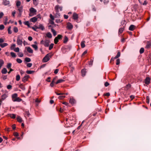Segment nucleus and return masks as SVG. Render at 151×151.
Wrapping results in <instances>:
<instances>
[{
    "label": "nucleus",
    "mask_w": 151,
    "mask_h": 151,
    "mask_svg": "<svg viewBox=\"0 0 151 151\" xmlns=\"http://www.w3.org/2000/svg\"><path fill=\"white\" fill-rule=\"evenodd\" d=\"M85 41H83L81 43V46L82 48L84 47L85 46Z\"/></svg>",
    "instance_id": "c756f323"
},
{
    "label": "nucleus",
    "mask_w": 151,
    "mask_h": 151,
    "mask_svg": "<svg viewBox=\"0 0 151 151\" xmlns=\"http://www.w3.org/2000/svg\"><path fill=\"white\" fill-rule=\"evenodd\" d=\"M17 94L16 93H15L12 95V98L13 99L14 98L15 99L17 97Z\"/></svg>",
    "instance_id": "f704fd0d"
},
{
    "label": "nucleus",
    "mask_w": 151,
    "mask_h": 151,
    "mask_svg": "<svg viewBox=\"0 0 151 151\" xmlns=\"http://www.w3.org/2000/svg\"><path fill=\"white\" fill-rule=\"evenodd\" d=\"M4 28V25L1 24L0 25V29L2 30Z\"/></svg>",
    "instance_id": "4d7b16f0"
},
{
    "label": "nucleus",
    "mask_w": 151,
    "mask_h": 151,
    "mask_svg": "<svg viewBox=\"0 0 151 151\" xmlns=\"http://www.w3.org/2000/svg\"><path fill=\"white\" fill-rule=\"evenodd\" d=\"M86 69H82L81 71V73L82 74V76H84L86 75Z\"/></svg>",
    "instance_id": "aec40b11"
},
{
    "label": "nucleus",
    "mask_w": 151,
    "mask_h": 151,
    "mask_svg": "<svg viewBox=\"0 0 151 151\" xmlns=\"http://www.w3.org/2000/svg\"><path fill=\"white\" fill-rule=\"evenodd\" d=\"M51 32H52L53 35L54 36H55L56 35V32L55 30H54L52 28L51 29Z\"/></svg>",
    "instance_id": "c85d7f7f"
},
{
    "label": "nucleus",
    "mask_w": 151,
    "mask_h": 151,
    "mask_svg": "<svg viewBox=\"0 0 151 151\" xmlns=\"http://www.w3.org/2000/svg\"><path fill=\"white\" fill-rule=\"evenodd\" d=\"M37 20V18L36 17H34L32 18H31L30 19V21L33 22H36Z\"/></svg>",
    "instance_id": "4468645a"
},
{
    "label": "nucleus",
    "mask_w": 151,
    "mask_h": 151,
    "mask_svg": "<svg viewBox=\"0 0 151 151\" xmlns=\"http://www.w3.org/2000/svg\"><path fill=\"white\" fill-rule=\"evenodd\" d=\"M16 61L17 62L19 63H21L22 62V60L20 59H17L16 60Z\"/></svg>",
    "instance_id": "3c124183"
},
{
    "label": "nucleus",
    "mask_w": 151,
    "mask_h": 151,
    "mask_svg": "<svg viewBox=\"0 0 151 151\" xmlns=\"http://www.w3.org/2000/svg\"><path fill=\"white\" fill-rule=\"evenodd\" d=\"M135 27V26L134 25H131L129 27V29L130 31H133Z\"/></svg>",
    "instance_id": "6ab92c4d"
},
{
    "label": "nucleus",
    "mask_w": 151,
    "mask_h": 151,
    "mask_svg": "<svg viewBox=\"0 0 151 151\" xmlns=\"http://www.w3.org/2000/svg\"><path fill=\"white\" fill-rule=\"evenodd\" d=\"M59 9L60 11H62V7L58 5H57L55 6V9L56 11H59Z\"/></svg>",
    "instance_id": "423d86ee"
},
{
    "label": "nucleus",
    "mask_w": 151,
    "mask_h": 151,
    "mask_svg": "<svg viewBox=\"0 0 151 151\" xmlns=\"http://www.w3.org/2000/svg\"><path fill=\"white\" fill-rule=\"evenodd\" d=\"M29 16L32 17L36 14L37 10L33 7H31L29 9Z\"/></svg>",
    "instance_id": "f257e3e1"
},
{
    "label": "nucleus",
    "mask_w": 151,
    "mask_h": 151,
    "mask_svg": "<svg viewBox=\"0 0 151 151\" xmlns=\"http://www.w3.org/2000/svg\"><path fill=\"white\" fill-rule=\"evenodd\" d=\"M109 85V83L107 82H106L104 83V86L105 87L108 86Z\"/></svg>",
    "instance_id": "774afa93"
},
{
    "label": "nucleus",
    "mask_w": 151,
    "mask_h": 151,
    "mask_svg": "<svg viewBox=\"0 0 151 151\" xmlns=\"http://www.w3.org/2000/svg\"><path fill=\"white\" fill-rule=\"evenodd\" d=\"M65 96H60L58 97V99H62L65 98Z\"/></svg>",
    "instance_id": "338daca9"
},
{
    "label": "nucleus",
    "mask_w": 151,
    "mask_h": 151,
    "mask_svg": "<svg viewBox=\"0 0 151 151\" xmlns=\"http://www.w3.org/2000/svg\"><path fill=\"white\" fill-rule=\"evenodd\" d=\"M16 46V45L15 44H13L12 45H11V49L12 50L14 49V48Z\"/></svg>",
    "instance_id": "5fc2aeb1"
},
{
    "label": "nucleus",
    "mask_w": 151,
    "mask_h": 151,
    "mask_svg": "<svg viewBox=\"0 0 151 151\" xmlns=\"http://www.w3.org/2000/svg\"><path fill=\"white\" fill-rule=\"evenodd\" d=\"M50 41L48 40H46L45 41L44 43V45L45 47H48L49 45V43H50Z\"/></svg>",
    "instance_id": "1a4fd4ad"
},
{
    "label": "nucleus",
    "mask_w": 151,
    "mask_h": 151,
    "mask_svg": "<svg viewBox=\"0 0 151 151\" xmlns=\"http://www.w3.org/2000/svg\"><path fill=\"white\" fill-rule=\"evenodd\" d=\"M46 36L49 38H51L52 37V34L50 32H48L46 34Z\"/></svg>",
    "instance_id": "5701e85b"
},
{
    "label": "nucleus",
    "mask_w": 151,
    "mask_h": 151,
    "mask_svg": "<svg viewBox=\"0 0 151 151\" xmlns=\"http://www.w3.org/2000/svg\"><path fill=\"white\" fill-rule=\"evenodd\" d=\"M14 51L16 52H19V49L18 47H17L14 49Z\"/></svg>",
    "instance_id": "603ef678"
},
{
    "label": "nucleus",
    "mask_w": 151,
    "mask_h": 151,
    "mask_svg": "<svg viewBox=\"0 0 151 151\" xmlns=\"http://www.w3.org/2000/svg\"><path fill=\"white\" fill-rule=\"evenodd\" d=\"M7 88L8 89H10L12 88V86L11 85H9L7 86Z\"/></svg>",
    "instance_id": "e2e57ef3"
},
{
    "label": "nucleus",
    "mask_w": 151,
    "mask_h": 151,
    "mask_svg": "<svg viewBox=\"0 0 151 151\" xmlns=\"http://www.w3.org/2000/svg\"><path fill=\"white\" fill-rule=\"evenodd\" d=\"M54 45V44L51 43L49 46V50H51L53 47Z\"/></svg>",
    "instance_id": "49530a36"
},
{
    "label": "nucleus",
    "mask_w": 151,
    "mask_h": 151,
    "mask_svg": "<svg viewBox=\"0 0 151 151\" xmlns=\"http://www.w3.org/2000/svg\"><path fill=\"white\" fill-rule=\"evenodd\" d=\"M120 63V59H118L116 60V65H119Z\"/></svg>",
    "instance_id": "680f3d73"
},
{
    "label": "nucleus",
    "mask_w": 151,
    "mask_h": 151,
    "mask_svg": "<svg viewBox=\"0 0 151 151\" xmlns=\"http://www.w3.org/2000/svg\"><path fill=\"white\" fill-rule=\"evenodd\" d=\"M124 30V27L121 28H120L119 30V33L121 34L122 33Z\"/></svg>",
    "instance_id": "72a5a7b5"
},
{
    "label": "nucleus",
    "mask_w": 151,
    "mask_h": 151,
    "mask_svg": "<svg viewBox=\"0 0 151 151\" xmlns=\"http://www.w3.org/2000/svg\"><path fill=\"white\" fill-rule=\"evenodd\" d=\"M25 48L27 49V51L28 52L30 53H32L33 52V50L29 47H26Z\"/></svg>",
    "instance_id": "0eeeda50"
},
{
    "label": "nucleus",
    "mask_w": 151,
    "mask_h": 151,
    "mask_svg": "<svg viewBox=\"0 0 151 151\" xmlns=\"http://www.w3.org/2000/svg\"><path fill=\"white\" fill-rule=\"evenodd\" d=\"M38 1H33V4L35 6H37L38 4Z\"/></svg>",
    "instance_id": "0e129e2a"
},
{
    "label": "nucleus",
    "mask_w": 151,
    "mask_h": 151,
    "mask_svg": "<svg viewBox=\"0 0 151 151\" xmlns=\"http://www.w3.org/2000/svg\"><path fill=\"white\" fill-rule=\"evenodd\" d=\"M13 31L17 33L18 31L17 27H14L13 29Z\"/></svg>",
    "instance_id": "e433bc0d"
},
{
    "label": "nucleus",
    "mask_w": 151,
    "mask_h": 151,
    "mask_svg": "<svg viewBox=\"0 0 151 151\" xmlns=\"http://www.w3.org/2000/svg\"><path fill=\"white\" fill-rule=\"evenodd\" d=\"M64 80L62 79H60L58 80L56 83V84H57L59 83H60L62 82H63L64 81Z\"/></svg>",
    "instance_id": "393cba45"
},
{
    "label": "nucleus",
    "mask_w": 151,
    "mask_h": 151,
    "mask_svg": "<svg viewBox=\"0 0 151 151\" xmlns=\"http://www.w3.org/2000/svg\"><path fill=\"white\" fill-rule=\"evenodd\" d=\"M29 77V75H26L22 78V81L24 82H25L27 81L28 78Z\"/></svg>",
    "instance_id": "6e6552de"
},
{
    "label": "nucleus",
    "mask_w": 151,
    "mask_h": 151,
    "mask_svg": "<svg viewBox=\"0 0 151 151\" xmlns=\"http://www.w3.org/2000/svg\"><path fill=\"white\" fill-rule=\"evenodd\" d=\"M25 25L27 26L28 27H29L30 24L29 23V22L28 21H25L24 22Z\"/></svg>",
    "instance_id": "09e8293b"
},
{
    "label": "nucleus",
    "mask_w": 151,
    "mask_h": 151,
    "mask_svg": "<svg viewBox=\"0 0 151 151\" xmlns=\"http://www.w3.org/2000/svg\"><path fill=\"white\" fill-rule=\"evenodd\" d=\"M9 115V116L13 119H14L16 117V115L14 114H10Z\"/></svg>",
    "instance_id": "cd10ccee"
},
{
    "label": "nucleus",
    "mask_w": 151,
    "mask_h": 151,
    "mask_svg": "<svg viewBox=\"0 0 151 151\" xmlns=\"http://www.w3.org/2000/svg\"><path fill=\"white\" fill-rule=\"evenodd\" d=\"M7 97V96L5 94H4L2 95L1 96V98L0 99V102H2Z\"/></svg>",
    "instance_id": "39448f33"
},
{
    "label": "nucleus",
    "mask_w": 151,
    "mask_h": 151,
    "mask_svg": "<svg viewBox=\"0 0 151 151\" xmlns=\"http://www.w3.org/2000/svg\"><path fill=\"white\" fill-rule=\"evenodd\" d=\"M4 64V61L1 59L0 60V69H1V67L2 66V65Z\"/></svg>",
    "instance_id": "473e14b6"
},
{
    "label": "nucleus",
    "mask_w": 151,
    "mask_h": 151,
    "mask_svg": "<svg viewBox=\"0 0 151 151\" xmlns=\"http://www.w3.org/2000/svg\"><path fill=\"white\" fill-rule=\"evenodd\" d=\"M73 19L75 20H77L78 18V14L75 13H73Z\"/></svg>",
    "instance_id": "ddd939ff"
},
{
    "label": "nucleus",
    "mask_w": 151,
    "mask_h": 151,
    "mask_svg": "<svg viewBox=\"0 0 151 151\" xmlns=\"http://www.w3.org/2000/svg\"><path fill=\"white\" fill-rule=\"evenodd\" d=\"M67 27L68 29H71L73 28V26L71 23L69 22L68 23Z\"/></svg>",
    "instance_id": "9d476101"
},
{
    "label": "nucleus",
    "mask_w": 151,
    "mask_h": 151,
    "mask_svg": "<svg viewBox=\"0 0 151 151\" xmlns=\"http://www.w3.org/2000/svg\"><path fill=\"white\" fill-rule=\"evenodd\" d=\"M22 101V99L20 98L19 97H17L14 100H13V101L14 102H20Z\"/></svg>",
    "instance_id": "f3484780"
},
{
    "label": "nucleus",
    "mask_w": 151,
    "mask_h": 151,
    "mask_svg": "<svg viewBox=\"0 0 151 151\" xmlns=\"http://www.w3.org/2000/svg\"><path fill=\"white\" fill-rule=\"evenodd\" d=\"M20 76L19 75H17L16 76V80L17 81H18L20 79Z\"/></svg>",
    "instance_id": "8fccbe9b"
},
{
    "label": "nucleus",
    "mask_w": 151,
    "mask_h": 151,
    "mask_svg": "<svg viewBox=\"0 0 151 151\" xmlns=\"http://www.w3.org/2000/svg\"><path fill=\"white\" fill-rule=\"evenodd\" d=\"M16 13V11L15 10L12 13V15L13 17H15V14Z\"/></svg>",
    "instance_id": "69168bd1"
},
{
    "label": "nucleus",
    "mask_w": 151,
    "mask_h": 151,
    "mask_svg": "<svg viewBox=\"0 0 151 151\" xmlns=\"http://www.w3.org/2000/svg\"><path fill=\"white\" fill-rule=\"evenodd\" d=\"M150 78L149 77H147L145 80V83L147 84H149L150 83Z\"/></svg>",
    "instance_id": "f8f14e48"
},
{
    "label": "nucleus",
    "mask_w": 151,
    "mask_h": 151,
    "mask_svg": "<svg viewBox=\"0 0 151 151\" xmlns=\"http://www.w3.org/2000/svg\"><path fill=\"white\" fill-rule=\"evenodd\" d=\"M8 45V44L7 43H4L3 44H0V46L1 48H4V47L7 46Z\"/></svg>",
    "instance_id": "4be33fe9"
},
{
    "label": "nucleus",
    "mask_w": 151,
    "mask_h": 151,
    "mask_svg": "<svg viewBox=\"0 0 151 151\" xmlns=\"http://www.w3.org/2000/svg\"><path fill=\"white\" fill-rule=\"evenodd\" d=\"M120 56V52H117V55L114 58H112L111 59V60H114V59H117Z\"/></svg>",
    "instance_id": "dca6fc26"
},
{
    "label": "nucleus",
    "mask_w": 151,
    "mask_h": 151,
    "mask_svg": "<svg viewBox=\"0 0 151 151\" xmlns=\"http://www.w3.org/2000/svg\"><path fill=\"white\" fill-rule=\"evenodd\" d=\"M37 29H41L42 30H43L44 29V27L42 24H40L39 25L38 27H37Z\"/></svg>",
    "instance_id": "a211bd4d"
},
{
    "label": "nucleus",
    "mask_w": 151,
    "mask_h": 151,
    "mask_svg": "<svg viewBox=\"0 0 151 151\" xmlns=\"http://www.w3.org/2000/svg\"><path fill=\"white\" fill-rule=\"evenodd\" d=\"M32 65V63H28L27 64V66L29 68L31 67Z\"/></svg>",
    "instance_id": "bf43d9fd"
},
{
    "label": "nucleus",
    "mask_w": 151,
    "mask_h": 151,
    "mask_svg": "<svg viewBox=\"0 0 151 151\" xmlns=\"http://www.w3.org/2000/svg\"><path fill=\"white\" fill-rule=\"evenodd\" d=\"M21 4V2L20 1H17L16 3V5L17 7H20V6Z\"/></svg>",
    "instance_id": "a878e982"
},
{
    "label": "nucleus",
    "mask_w": 151,
    "mask_h": 151,
    "mask_svg": "<svg viewBox=\"0 0 151 151\" xmlns=\"http://www.w3.org/2000/svg\"><path fill=\"white\" fill-rule=\"evenodd\" d=\"M1 72L2 74H5L7 73V71L5 68H4L2 70Z\"/></svg>",
    "instance_id": "412c9836"
},
{
    "label": "nucleus",
    "mask_w": 151,
    "mask_h": 151,
    "mask_svg": "<svg viewBox=\"0 0 151 151\" xmlns=\"http://www.w3.org/2000/svg\"><path fill=\"white\" fill-rule=\"evenodd\" d=\"M25 60L26 62H29L31 61V59L29 58H25Z\"/></svg>",
    "instance_id": "4c0bfd02"
},
{
    "label": "nucleus",
    "mask_w": 151,
    "mask_h": 151,
    "mask_svg": "<svg viewBox=\"0 0 151 151\" xmlns=\"http://www.w3.org/2000/svg\"><path fill=\"white\" fill-rule=\"evenodd\" d=\"M70 103L73 105L75 104L76 103L75 100L73 98H71L69 100Z\"/></svg>",
    "instance_id": "9b49d317"
},
{
    "label": "nucleus",
    "mask_w": 151,
    "mask_h": 151,
    "mask_svg": "<svg viewBox=\"0 0 151 151\" xmlns=\"http://www.w3.org/2000/svg\"><path fill=\"white\" fill-rule=\"evenodd\" d=\"M56 11V13L55 14L56 17H60V14L59 13V11Z\"/></svg>",
    "instance_id": "de8ad7c7"
},
{
    "label": "nucleus",
    "mask_w": 151,
    "mask_h": 151,
    "mask_svg": "<svg viewBox=\"0 0 151 151\" xmlns=\"http://www.w3.org/2000/svg\"><path fill=\"white\" fill-rule=\"evenodd\" d=\"M23 38L22 36H18L17 41V44L18 45L22 46L23 43Z\"/></svg>",
    "instance_id": "7ed1b4c3"
},
{
    "label": "nucleus",
    "mask_w": 151,
    "mask_h": 151,
    "mask_svg": "<svg viewBox=\"0 0 151 151\" xmlns=\"http://www.w3.org/2000/svg\"><path fill=\"white\" fill-rule=\"evenodd\" d=\"M151 46V43L150 42H148L146 46L145 47L147 48H149Z\"/></svg>",
    "instance_id": "37998d69"
},
{
    "label": "nucleus",
    "mask_w": 151,
    "mask_h": 151,
    "mask_svg": "<svg viewBox=\"0 0 151 151\" xmlns=\"http://www.w3.org/2000/svg\"><path fill=\"white\" fill-rule=\"evenodd\" d=\"M11 27L10 26L8 27V34H11L12 33V32L11 31Z\"/></svg>",
    "instance_id": "ea45409f"
},
{
    "label": "nucleus",
    "mask_w": 151,
    "mask_h": 151,
    "mask_svg": "<svg viewBox=\"0 0 151 151\" xmlns=\"http://www.w3.org/2000/svg\"><path fill=\"white\" fill-rule=\"evenodd\" d=\"M32 47L35 49V50H37L38 49V47L36 45H32Z\"/></svg>",
    "instance_id": "7c9ffc66"
},
{
    "label": "nucleus",
    "mask_w": 151,
    "mask_h": 151,
    "mask_svg": "<svg viewBox=\"0 0 151 151\" xmlns=\"http://www.w3.org/2000/svg\"><path fill=\"white\" fill-rule=\"evenodd\" d=\"M10 2L9 1L7 0H3V4L5 6H6L9 4Z\"/></svg>",
    "instance_id": "2eb2a0df"
},
{
    "label": "nucleus",
    "mask_w": 151,
    "mask_h": 151,
    "mask_svg": "<svg viewBox=\"0 0 151 151\" xmlns=\"http://www.w3.org/2000/svg\"><path fill=\"white\" fill-rule=\"evenodd\" d=\"M30 115V114L29 113V111H25V117L27 116L28 117H29Z\"/></svg>",
    "instance_id": "2f4dec72"
},
{
    "label": "nucleus",
    "mask_w": 151,
    "mask_h": 151,
    "mask_svg": "<svg viewBox=\"0 0 151 151\" xmlns=\"http://www.w3.org/2000/svg\"><path fill=\"white\" fill-rule=\"evenodd\" d=\"M126 22L125 20H122L121 22V25H125L126 24Z\"/></svg>",
    "instance_id": "6e6d98bb"
},
{
    "label": "nucleus",
    "mask_w": 151,
    "mask_h": 151,
    "mask_svg": "<svg viewBox=\"0 0 151 151\" xmlns=\"http://www.w3.org/2000/svg\"><path fill=\"white\" fill-rule=\"evenodd\" d=\"M18 8V10L19 12V16L21 17L22 15V13L23 11V7L22 6L17 7Z\"/></svg>",
    "instance_id": "20e7f679"
},
{
    "label": "nucleus",
    "mask_w": 151,
    "mask_h": 151,
    "mask_svg": "<svg viewBox=\"0 0 151 151\" xmlns=\"http://www.w3.org/2000/svg\"><path fill=\"white\" fill-rule=\"evenodd\" d=\"M8 20V17H5V22L4 24L5 25H6L8 23L7 21Z\"/></svg>",
    "instance_id": "c03bdc74"
},
{
    "label": "nucleus",
    "mask_w": 151,
    "mask_h": 151,
    "mask_svg": "<svg viewBox=\"0 0 151 151\" xmlns=\"http://www.w3.org/2000/svg\"><path fill=\"white\" fill-rule=\"evenodd\" d=\"M52 55L50 53L47 54L42 59L43 62L46 63L50 59V58H51Z\"/></svg>",
    "instance_id": "f03ea898"
},
{
    "label": "nucleus",
    "mask_w": 151,
    "mask_h": 151,
    "mask_svg": "<svg viewBox=\"0 0 151 151\" xmlns=\"http://www.w3.org/2000/svg\"><path fill=\"white\" fill-rule=\"evenodd\" d=\"M34 72L33 70H27L26 71V73L28 74H31Z\"/></svg>",
    "instance_id": "c9c22d12"
},
{
    "label": "nucleus",
    "mask_w": 151,
    "mask_h": 151,
    "mask_svg": "<svg viewBox=\"0 0 151 151\" xmlns=\"http://www.w3.org/2000/svg\"><path fill=\"white\" fill-rule=\"evenodd\" d=\"M19 87L20 88L22 89L23 90H24L25 89V88L24 86L22 84H21L19 85Z\"/></svg>",
    "instance_id": "b1692460"
},
{
    "label": "nucleus",
    "mask_w": 151,
    "mask_h": 151,
    "mask_svg": "<svg viewBox=\"0 0 151 151\" xmlns=\"http://www.w3.org/2000/svg\"><path fill=\"white\" fill-rule=\"evenodd\" d=\"M10 54L12 56V57L13 58H15L16 56V55L13 52H11L10 53Z\"/></svg>",
    "instance_id": "58836bf2"
},
{
    "label": "nucleus",
    "mask_w": 151,
    "mask_h": 151,
    "mask_svg": "<svg viewBox=\"0 0 151 151\" xmlns=\"http://www.w3.org/2000/svg\"><path fill=\"white\" fill-rule=\"evenodd\" d=\"M93 60L92 59H91L90 61L89 62V65L90 66H92L93 65Z\"/></svg>",
    "instance_id": "a18cd8bd"
},
{
    "label": "nucleus",
    "mask_w": 151,
    "mask_h": 151,
    "mask_svg": "<svg viewBox=\"0 0 151 151\" xmlns=\"http://www.w3.org/2000/svg\"><path fill=\"white\" fill-rule=\"evenodd\" d=\"M68 40V39L67 37L66 36H65L63 41V42L65 43H66L67 42Z\"/></svg>",
    "instance_id": "a19ab883"
},
{
    "label": "nucleus",
    "mask_w": 151,
    "mask_h": 151,
    "mask_svg": "<svg viewBox=\"0 0 151 151\" xmlns=\"http://www.w3.org/2000/svg\"><path fill=\"white\" fill-rule=\"evenodd\" d=\"M144 49L143 47H142L140 48L139 50V53L140 54H142L144 52Z\"/></svg>",
    "instance_id": "79ce46f5"
},
{
    "label": "nucleus",
    "mask_w": 151,
    "mask_h": 151,
    "mask_svg": "<svg viewBox=\"0 0 151 151\" xmlns=\"http://www.w3.org/2000/svg\"><path fill=\"white\" fill-rule=\"evenodd\" d=\"M54 43L55 44H57L58 42V39L57 37H55V39H54Z\"/></svg>",
    "instance_id": "864d4df0"
},
{
    "label": "nucleus",
    "mask_w": 151,
    "mask_h": 151,
    "mask_svg": "<svg viewBox=\"0 0 151 151\" xmlns=\"http://www.w3.org/2000/svg\"><path fill=\"white\" fill-rule=\"evenodd\" d=\"M62 37V36L61 35H58L56 37H57V38L59 40Z\"/></svg>",
    "instance_id": "13d9d810"
},
{
    "label": "nucleus",
    "mask_w": 151,
    "mask_h": 151,
    "mask_svg": "<svg viewBox=\"0 0 151 151\" xmlns=\"http://www.w3.org/2000/svg\"><path fill=\"white\" fill-rule=\"evenodd\" d=\"M12 65V64L11 63H9L7 64V68H10Z\"/></svg>",
    "instance_id": "052dcab7"
},
{
    "label": "nucleus",
    "mask_w": 151,
    "mask_h": 151,
    "mask_svg": "<svg viewBox=\"0 0 151 151\" xmlns=\"http://www.w3.org/2000/svg\"><path fill=\"white\" fill-rule=\"evenodd\" d=\"M17 119V121L19 122H22V119L20 116H18Z\"/></svg>",
    "instance_id": "bb28decb"
}]
</instances>
